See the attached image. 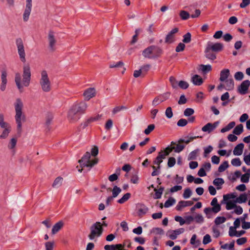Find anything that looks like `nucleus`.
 I'll return each mask as SVG.
<instances>
[{"instance_id": "obj_1", "label": "nucleus", "mask_w": 250, "mask_h": 250, "mask_svg": "<svg viewBox=\"0 0 250 250\" xmlns=\"http://www.w3.org/2000/svg\"><path fill=\"white\" fill-rule=\"evenodd\" d=\"M88 107L87 104L83 101L76 103L73 104L68 111L67 118L72 123H75L80 119L82 114H84Z\"/></svg>"}, {"instance_id": "obj_2", "label": "nucleus", "mask_w": 250, "mask_h": 250, "mask_svg": "<svg viewBox=\"0 0 250 250\" xmlns=\"http://www.w3.org/2000/svg\"><path fill=\"white\" fill-rule=\"evenodd\" d=\"M27 117L24 111V104L20 99H17V135H20L22 125L26 123Z\"/></svg>"}, {"instance_id": "obj_3", "label": "nucleus", "mask_w": 250, "mask_h": 250, "mask_svg": "<svg viewBox=\"0 0 250 250\" xmlns=\"http://www.w3.org/2000/svg\"><path fill=\"white\" fill-rule=\"evenodd\" d=\"M31 82V71L28 64H24L23 66L22 78L21 81H17V87L19 92L22 93L24 91V87H28Z\"/></svg>"}, {"instance_id": "obj_4", "label": "nucleus", "mask_w": 250, "mask_h": 250, "mask_svg": "<svg viewBox=\"0 0 250 250\" xmlns=\"http://www.w3.org/2000/svg\"><path fill=\"white\" fill-rule=\"evenodd\" d=\"M81 169H79L78 171L81 172L83 168L86 167L89 170L93 166L98 163V159L95 157H92L89 152H87L81 160L79 161Z\"/></svg>"}, {"instance_id": "obj_5", "label": "nucleus", "mask_w": 250, "mask_h": 250, "mask_svg": "<svg viewBox=\"0 0 250 250\" xmlns=\"http://www.w3.org/2000/svg\"><path fill=\"white\" fill-rule=\"evenodd\" d=\"M39 83L42 90L45 92H49L51 91L52 85L48 72L45 70L41 71V77L39 79Z\"/></svg>"}, {"instance_id": "obj_6", "label": "nucleus", "mask_w": 250, "mask_h": 250, "mask_svg": "<svg viewBox=\"0 0 250 250\" xmlns=\"http://www.w3.org/2000/svg\"><path fill=\"white\" fill-rule=\"evenodd\" d=\"M162 50L154 45L150 46L142 52V55L145 58L155 59L160 56L162 54Z\"/></svg>"}, {"instance_id": "obj_7", "label": "nucleus", "mask_w": 250, "mask_h": 250, "mask_svg": "<svg viewBox=\"0 0 250 250\" xmlns=\"http://www.w3.org/2000/svg\"><path fill=\"white\" fill-rule=\"evenodd\" d=\"M90 233L89 234V238L90 240H94L96 238L100 237L103 231V228H102L101 223L97 222L93 224L90 227Z\"/></svg>"}, {"instance_id": "obj_8", "label": "nucleus", "mask_w": 250, "mask_h": 250, "mask_svg": "<svg viewBox=\"0 0 250 250\" xmlns=\"http://www.w3.org/2000/svg\"><path fill=\"white\" fill-rule=\"evenodd\" d=\"M17 46L20 59L22 62L25 63L26 62L25 52L23 42L21 38L17 39Z\"/></svg>"}, {"instance_id": "obj_9", "label": "nucleus", "mask_w": 250, "mask_h": 250, "mask_svg": "<svg viewBox=\"0 0 250 250\" xmlns=\"http://www.w3.org/2000/svg\"><path fill=\"white\" fill-rule=\"evenodd\" d=\"M47 40L49 44V49L54 51L57 43L55 33L52 31H49L47 36Z\"/></svg>"}, {"instance_id": "obj_10", "label": "nucleus", "mask_w": 250, "mask_h": 250, "mask_svg": "<svg viewBox=\"0 0 250 250\" xmlns=\"http://www.w3.org/2000/svg\"><path fill=\"white\" fill-rule=\"evenodd\" d=\"M170 93L169 92H166L163 94L160 95L157 97H156L152 102V105L155 106L159 104H160L161 103L164 102L165 101L168 99L170 96Z\"/></svg>"}, {"instance_id": "obj_11", "label": "nucleus", "mask_w": 250, "mask_h": 250, "mask_svg": "<svg viewBox=\"0 0 250 250\" xmlns=\"http://www.w3.org/2000/svg\"><path fill=\"white\" fill-rule=\"evenodd\" d=\"M32 0H26V5L23 14V20L26 22L29 19V16L31 12L32 4Z\"/></svg>"}, {"instance_id": "obj_12", "label": "nucleus", "mask_w": 250, "mask_h": 250, "mask_svg": "<svg viewBox=\"0 0 250 250\" xmlns=\"http://www.w3.org/2000/svg\"><path fill=\"white\" fill-rule=\"evenodd\" d=\"M234 196L232 194L229 195V194H227L224 195L223 196V199L224 201H226V208L227 210H230L232 209H234V208L235 207L236 205V202H235V200L234 201H228L230 198H234Z\"/></svg>"}, {"instance_id": "obj_13", "label": "nucleus", "mask_w": 250, "mask_h": 250, "mask_svg": "<svg viewBox=\"0 0 250 250\" xmlns=\"http://www.w3.org/2000/svg\"><path fill=\"white\" fill-rule=\"evenodd\" d=\"M178 30V28L175 27L168 32L166 37L165 42L168 44L173 43L175 41V34Z\"/></svg>"}, {"instance_id": "obj_14", "label": "nucleus", "mask_w": 250, "mask_h": 250, "mask_svg": "<svg viewBox=\"0 0 250 250\" xmlns=\"http://www.w3.org/2000/svg\"><path fill=\"white\" fill-rule=\"evenodd\" d=\"M250 85V81L249 80L244 81L238 87V92L242 95L246 94Z\"/></svg>"}, {"instance_id": "obj_15", "label": "nucleus", "mask_w": 250, "mask_h": 250, "mask_svg": "<svg viewBox=\"0 0 250 250\" xmlns=\"http://www.w3.org/2000/svg\"><path fill=\"white\" fill-rule=\"evenodd\" d=\"M219 124V122L218 121L215 122L213 124L208 123L202 128V131L210 133L217 127Z\"/></svg>"}, {"instance_id": "obj_16", "label": "nucleus", "mask_w": 250, "mask_h": 250, "mask_svg": "<svg viewBox=\"0 0 250 250\" xmlns=\"http://www.w3.org/2000/svg\"><path fill=\"white\" fill-rule=\"evenodd\" d=\"M96 93V89L94 88H88L84 90L83 96L85 100L88 101L91 98L95 97Z\"/></svg>"}, {"instance_id": "obj_17", "label": "nucleus", "mask_w": 250, "mask_h": 250, "mask_svg": "<svg viewBox=\"0 0 250 250\" xmlns=\"http://www.w3.org/2000/svg\"><path fill=\"white\" fill-rule=\"evenodd\" d=\"M207 47L212 51L219 52L223 49V45L221 43L208 42Z\"/></svg>"}, {"instance_id": "obj_18", "label": "nucleus", "mask_w": 250, "mask_h": 250, "mask_svg": "<svg viewBox=\"0 0 250 250\" xmlns=\"http://www.w3.org/2000/svg\"><path fill=\"white\" fill-rule=\"evenodd\" d=\"M136 209L139 216L145 215L148 210V208L143 204H138L136 206Z\"/></svg>"}, {"instance_id": "obj_19", "label": "nucleus", "mask_w": 250, "mask_h": 250, "mask_svg": "<svg viewBox=\"0 0 250 250\" xmlns=\"http://www.w3.org/2000/svg\"><path fill=\"white\" fill-rule=\"evenodd\" d=\"M193 204V202L191 201H181L178 202L176 207L177 210H181L183 208L191 206Z\"/></svg>"}, {"instance_id": "obj_20", "label": "nucleus", "mask_w": 250, "mask_h": 250, "mask_svg": "<svg viewBox=\"0 0 250 250\" xmlns=\"http://www.w3.org/2000/svg\"><path fill=\"white\" fill-rule=\"evenodd\" d=\"M64 223L62 221H60L54 224L51 229V233L55 235L63 227Z\"/></svg>"}, {"instance_id": "obj_21", "label": "nucleus", "mask_w": 250, "mask_h": 250, "mask_svg": "<svg viewBox=\"0 0 250 250\" xmlns=\"http://www.w3.org/2000/svg\"><path fill=\"white\" fill-rule=\"evenodd\" d=\"M212 206L211 209L215 213H217L221 210V206L218 203V200L216 198H214L210 203Z\"/></svg>"}, {"instance_id": "obj_22", "label": "nucleus", "mask_w": 250, "mask_h": 250, "mask_svg": "<svg viewBox=\"0 0 250 250\" xmlns=\"http://www.w3.org/2000/svg\"><path fill=\"white\" fill-rule=\"evenodd\" d=\"M181 143H178V144H176V143L172 142L171 143V146L172 145H176V146H172V149L170 150V151H172L173 150L176 153H179L181 152L185 148V146L181 144Z\"/></svg>"}, {"instance_id": "obj_23", "label": "nucleus", "mask_w": 250, "mask_h": 250, "mask_svg": "<svg viewBox=\"0 0 250 250\" xmlns=\"http://www.w3.org/2000/svg\"><path fill=\"white\" fill-rule=\"evenodd\" d=\"M198 138H202L201 136H187L185 137L184 138H181L178 140V143H185L186 144H188L190 142L193 141L194 139Z\"/></svg>"}, {"instance_id": "obj_24", "label": "nucleus", "mask_w": 250, "mask_h": 250, "mask_svg": "<svg viewBox=\"0 0 250 250\" xmlns=\"http://www.w3.org/2000/svg\"><path fill=\"white\" fill-rule=\"evenodd\" d=\"M244 147V145L242 143H240L237 145L233 149V154L236 156L241 155L243 153Z\"/></svg>"}, {"instance_id": "obj_25", "label": "nucleus", "mask_w": 250, "mask_h": 250, "mask_svg": "<svg viewBox=\"0 0 250 250\" xmlns=\"http://www.w3.org/2000/svg\"><path fill=\"white\" fill-rule=\"evenodd\" d=\"M15 146H16V139L13 138L11 139L9 143L8 144L7 147L8 150L13 154H15Z\"/></svg>"}, {"instance_id": "obj_26", "label": "nucleus", "mask_w": 250, "mask_h": 250, "mask_svg": "<svg viewBox=\"0 0 250 250\" xmlns=\"http://www.w3.org/2000/svg\"><path fill=\"white\" fill-rule=\"evenodd\" d=\"M230 74L229 70L228 69H223L220 72V77L219 80L221 82H224L225 80L228 79Z\"/></svg>"}, {"instance_id": "obj_27", "label": "nucleus", "mask_w": 250, "mask_h": 250, "mask_svg": "<svg viewBox=\"0 0 250 250\" xmlns=\"http://www.w3.org/2000/svg\"><path fill=\"white\" fill-rule=\"evenodd\" d=\"M191 82L195 85H200L202 84L203 81L200 76L194 75L191 78Z\"/></svg>"}, {"instance_id": "obj_28", "label": "nucleus", "mask_w": 250, "mask_h": 250, "mask_svg": "<svg viewBox=\"0 0 250 250\" xmlns=\"http://www.w3.org/2000/svg\"><path fill=\"white\" fill-rule=\"evenodd\" d=\"M224 180L221 178H215L213 181V185L216 187L217 189H221L222 186L224 184Z\"/></svg>"}, {"instance_id": "obj_29", "label": "nucleus", "mask_w": 250, "mask_h": 250, "mask_svg": "<svg viewBox=\"0 0 250 250\" xmlns=\"http://www.w3.org/2000/svg\"><path fill=\"white\" fill-rule=\"evenodd\" d=\"M225 82V89L227 90H231L234 88V82L232 79H228L224 81Z\"/></svg>"}, {"instance_id": "obj_30", "label": "nucleus", "mask_w": 250, "mask_h": 250, "mask_svg": "<svg viewBox=\"0 0 250 250\" xmlns=\"http://www.w3.org/2000/svg\"><path fill=\"white\" fill-rule=\"evenodd\" d=\"M198 70L204 74H206L211 70V66L210 64H201L199 66Z\"/></svg>"}, {"instance_id": "obj_31", "label": "nucleus", "mask_w": 250, "mask_h": 250, "mask_svg": "<svg viewBox=\"0 0 250 250\" xmlns=\"http://www.w3.org/2000/svg\"><path fill=\"white\" fill-rule=\"evenodd\" d=\"M205 56L207 58L211 60H214L216 59V55L212 52V51L206 47L205 50Z\"/></svg>"}, {"instance_id": "obj_32", "label": "nucleus", "mask_w": 250, "mask_h": 250, "mask_svg": "<svg viewBox=\"0 0 250 250\" xmlns=\"http://www.w3.org/2000/svg\"><path fill=\"white\" fill-rule=\"evenodd\" d=\"M247 195L244 193L241 194L239 197H237L235 199V202L239 204L245 203L247 200Z\"/></svg>"}, {"instance_id": "obj_33", "label": "nucleus", "mask_w": 250, "mask_h": 250, "mask_svg": "<svg viewBox=\"0 0 250 250\" xmlns=\"http://www.w3.org/2000/svg\"><path fill=\"white\" fill-rule=\"evenodd\" d=\"M243 125L242 124L237 125L233 129V133L234 134L239 135L243 131Z\"/></svg>"}, {"instance_id": "obj_34", "label": "nucleus", "mask_w": 250, "mask_h": 250, "mask_svg": "<svg viewBox=\"0 0 250 250\" xmlns=\"http://www.w3.org/2000/svg\"><path fill=\"white\" fill-rule=\"evenodd\" d=\"M235 125V123L234 122H231L227 126L221 129V132L225 133L227 131H228L233 128Z\"/></svg>"}, {"instance_id": "obj_35", "label": "nucleus", "mask_w": 250, "mask_h": 250, "mask_svg": "<svg viewBox=\"0 0 250 250\" xmlns=\"http://www.w3.org/2000/svg\"><path fill=\"white\" fill-rule=\"evenodd\" d=\"M122 189L120 188L115 186L112 189V195L111 196L113 198H116L121 192Z\"/></svg>"}, {"instance_id": "obj_36", "label": "nucleus", "mask_w": 250, "mask_h": 250, "mask_svg": "<svg viewBox=\"0 0 250 250\" xmlns=\"http://www.w3.org/2000/svg\"><path fill=\"white\" fill-rule=\"evenodd\" d=\"M11 127L7 123L4 121V116L2 114H0V127L1 128Z\"/></svg>"}, {"instance_id": "obj_37", "label": "nucleus", "mask_w": 250, "mask_h": 250, "mask_svg": "<svg viewBox=\"0 0 250 250\" xmlns=\"http://www.w3.org/2000/svg\"><path fill=\"white\" fill-rule=\"evenodd\" d=\"M62 178L60 177H58L54 180L52 187L54 188H58L60 187L62 183Z\"/></svg>"}, {"instance_id": "obj_38", "label": "nucleus", "mask_w": 250, "mask_h": 250, "mask_svg": "<svg viewBox=\"0 0 250 250\" xmlns=\"http://www.w3.org/2000/svg\"><path fill=\"white\" fill-rule=\"evenodd\" d=\"M102 115H97L95 116L91 117L90 118H89L86 123H85V126H87L88 124L91 123L93 122L97 121L100 120L101 119Z\"/></svg>"}, {"instance_id": "obj_39", "label": "nucleus", "mask_w": 250, "mask_h": 250, "mask_svg": "<svg viewBox=\"0 0 250 250\" xmlns=\"http://www.w3.org/2000/svg\"><path fill=\"white\" fill-rule=\"evenodd\" d=\"M199 149H196L191 151L188 155V160H195L196 159L197 156L199 153Z\"/></svg>"}, {"instance_id": "obj_40", "label": "nucleus", "mask_w": 250, "mask_h": 250, "mask_svg": "<svg viewBox=\"0 0 250 250\" xmlns=\"http://www.w3.org/2000/svg\"><path fill=\"white\" fill-rule=\"evenodd\" d=\"M3 130L0 135V139H5L7 138L11 131V127L3 128Z\"/></svg>"}, {"instance_id": "obj_41", "label": "nucleus", "mask_w": 250, "mask_h": 250, "mask_svg": "<svg viewBox=\"0 0 250 250\" xmlns=\"http://www.w3.org/2000/svg\"><path fill=\"white\" fill-rule=\"evenodd\" d=\"M164 188H160L159 189L154 188V191L155 192L154 198L160 199L161 198L162 194L164 191Z\"/></svg>"}, {"instance_id": "obj_42", "label": "nucleus", "mask_w": 250, "mask_h": 250, "mask_svg": "<svg viewBox=\"0 0 250 250\" xmlns=\"http://www.w3.org/2000/svg\"><path fill=\"white\" fill-rule=\"evenodd\" d=\"M227 219L224 216H218L214 220V223L216 225L222 224L226 222Z\"/></svg>"}, {"instance_id": "obj_43", "label": "nucleus", "mask_w": 250, "mask_h": 250, "mask_svg": "<svg viewBox=\"0 0 250 250\" xmlns=\"http://www.w3.org/2000/svg\"><path fill=\"white\" fill-rule=\"evenodd\" d=\"M151 232L153 233L156 236L155 237H157L158 235H159V237L164 234V231L162 229L156 228H154L152 230Z\"/></svg>"}, {"instance_id": "obj_44", "label": "nucleus", "mask_w": 250, "mask_h": 250, "mask_svg": "<svg viewBox=\"0 0 250 250\" xmlns=\"http://www.w3.org/2000/svg\"><path fill=\"white\" fill-rule=\"evenodd\" d=\"M130 193H126L121 199L118 200L117 202L119 204H123L127 201L130 198Z\"/></svg>"}, {"instance_id": "obj_45", "label": "nucleus", "mask_w": 250, "mask_h": 250, "mask_svg": "<svg viewBox=\"0 0 250 250\" xmlns=\"http://www.w3.org/2000/svg\"><path fill=\"white\" fill-rule=\"evenodd\" d=\"M179 16L183 20H187L190 17L189 14L185 10H181L180 12Z\"/></svg>"}, {"instance_id": "obj_46", "label": "nucleus", "mask_w": 250, "mask_h": 250, "mask_svg": "<svg viewBox=\"0 0 250 250\" xmlns=\"http://www.w3.org/2000/svg\"><path fill=\"white\" fill-rule=\"evenodd\" d=\"M54 241H48L45 243V250H53L54 247Z\"/></svg>"}, {"instance_id": "obj_47", "label": "nucleus", "mask_w": 250, "mask_h": 250, "mask_svg": "<svg viewBox=\"0 0 250 250\" xmlns=\"http://www.w3.org/2000/svg\"><path fill=\"white\" fill-rule=\"evenodd\" d=\"M169 82L170 83L171 86L173 88H177L178 87L179 82H178V81L176 80V79L174 77H172V76L170 77Z\"/></svg>"}, {"instance_id": "obj_48", "label": "nucleus", "mask_w": 250, "mask_h": 250, "mask_svg": "<svg viewBox=\"0 0 250 250\" xmlns=\"http://www.w3.org/2000/svg\"><path fill=\"white\" fill-rule=\"evenodd\" d=\"M229 167L228 162L227 161L224 162L220 165L218 167V171L220 172L224 171Z\"/></svg>"}, {"instance_id": "obj_49", "label": "nucleus", "mask_w": 250, "mask_h": 250, "mask_svg": "<svg viewBox=\"0 0 250 250\" xmlns=\"http://www.w3.org/2000/svg\"><path fill=\"white\" fill-rule=\"evenodd\" d=\"M175 203V200L173 198H169L165 203L164 206L165 208H169L172 206Z\"/></svg>"}, {"instance_id": "obj_50", "label": "nucleus", "mask_w": 250, "mask_h": 250, "mask_svg": "<svg viewBox=\"0 0 250 250\" xmlns=\"http://www.w3.org/2000/svg\"><path fill=\"white\" fill-rule=\"evenodd\" d=\"M192 194V191L189 188H187L185 189L183 196L184 199L189 198Z\"/></svg>"}, {"instance_id": "obj_51", "label": "nucleus", "mask_w": 250, "mask_h": 250, "mask_svg": "<svg viewBox=\"0 0 250 250\" xmlns=\"http://www.w3.org/2000/svg\"><path fill=\"white\" fill-rule=\"evenodd\" d=\"M1 82L0 89L1 91H4L6 89V86L7 83V78H1Z\"/></svg>"}, {"instance_id": "obj_52", "label": "nucleus", "mask_w": 250, "mask_h": 250, "mask_svg": "<svg viewBox=\"0 0 250 250\" xmlns=\"http://www.w3.org/2000/svg\"><path fill=\"white\" fill-rule=\"evenodd\" d=\"M231 164L234 167H239L241 165L242 162L239 158L232 159L231 161Z\"/></svg>"}, {"instance_id": "obj_53", "label": "nucleus", "mask_w": 250, "mask_h": 250, "mask_svg": "<svg viewBox=\"0 0 250 250\" xmlns=\"http://www.w3.org/2000/svg\"><path fill=\"white\" fill-rule=\"evenodd\" d=\"M130 182L134 184H138L139 182V177L137 174H132L131 176Z\"/></svg>"}, {"instance_id": "obj_54", "label": "nucleus", "mask_w": 250, "mask_h": 250, "mask_svg": "<svg viewBox=\"0 0 250 250\" xmlns=\"http://www.w3.org/2000/svg\"><path fill=\"white\" fill-rule=\"evenodd\" d=\"M120 247V245H106L104 246V249L105 250H115V249H118Z\"/></svg>"}, {"instance_id": "obj_55", "label": "nucleus", "mask_w": 250, "mask_h": 250, "mask_svg": "<svg viewBox=\"0 0 250 250\" xmlns=\"http://www.w3.org/2000/svg\"><path fill=\"white\" fill-rule=\"evenodd\" d=\"M155 128L154 124H150L148 125L147 127L144 130V133L146 135H148Z\"/></svg>"}, {"instance_id": "obj_56", "label": "nucleus", "mask_w": 250, "mask_h": 250, "mask_svg": "<svg viewBox=\"0 0 250 250\" xmlns=\"http://www.w3.org/2000/svg\"><path fill=\"white\" fill-rule=\"evenodd\" d=\"M178 86L183 89H186L188 88V83L184 81H180L178 83Z\"/></svg>"}, {"instance_id": "obj_57", "label": "nucleus", "mask_w": 250, "mask_h": 250, "mask_svg": "<svg viewBox=\"0 0 250 250\" xmlns=\"http://www.w3.org/2000/svg\"><path fill=\"white\" fill-rule=\"evenodd\" d=\"M234 246V242H232L229 244H225L221 246V248L223 249H229V250H233Z\"/></svg>"}, {"instance_id": "obj_58", "label": "nucleus", "mask_w": 250, "mask_h": 250, "mask_svg": "<svg viewBox=\"0 0 250 250\" xmlns=\"http://www.w3.org/2000/svg\"><path fill=\"white\" fill-rule=\"evenodd\" d=\"M165 115L166 117L168 119H170L173 117V112L171 107H168L166 109L165 111Z\"/></svg>"}, {"instance_id": "obj_59", "label": "nucleus", "mask_w": 250, "mask_h": 250, "mask_svg": "<svg viewBox=\"0 0 250 250\" xmlns=\"http://www.w3.org/2000/svg\"><path fill=\"white\" fill-rule=\"evenodd\" d=\"M234 227H230L229 229V235L231 237L237 236V234L238 233V231L236 230Z\"/></svg>"}, {"instance_id": "obj_60", "label": "nucleus", "mask_w": 250, "mask_h": 250, "mask_svg": "<svg viewBox=\"0 0 250 250\" xmlns=\"http://www.w3.org/2000/svg\"><path fill=\"white\" fill-rule=\"evenodd\" d=\"M167 235L171 239L175 240L177 238V236L175 233L174 230H169L167 233Z\"/></svg>"}, {"instance_id": "obj_61", "label": "nucleus", "mask_w": 250, "mask_h": 250, "mask_svg": "<svg viewBox=\"0 0 250 250\" xmlns=\"http://www.w3.org/2000/svg\"><path fill=\"white\" fill-rule=\"evenodd\" d=\"M234 77L236 80L241 81L244 78V74L243 72L239 71L235 73Z\"/></svg>"}, {"instance_id": "obj_62", "label": "nucleus", "mask_w": 250, "mask_h": 250, "mask_svg": "<svg viewBox=\"0 0 250 250\" xmlns=\"http://www.w3.org/2000/svg\"><path fill=\"white\" fill-rule=\"evenodd\" d=\"M250 177L247 173L243 174L241 176V181L242 183H248L249 182Z\"/></svg>"}, {"instance_id": "obj_63", "label": "nucleus", "mask_w": 250, "mask_h": 250, "mask_svg": "<svg viewBox=\"0 0 250 250\" xmlns=\"http://www.w3.org/2000/svg\"><path fill=\"white\" fill-rule=\"evenodd\" d=\"M194 112V110L191 108H186L184 112V114L185 116H190L192 115Z\"/></svg>"}, {"instance_id": "obj_64", "label": "nucleus", "mask_w": 250, "mask_h": 250, "mask_svg": "<svg viewBox=\"0 0 250 250\" xmlns=\"http://www.w3.org/2000/svg\"><path fill=\"white\" fill-rule=\"evenodd\" d=\"M191 41V34L187 33L183 36V42L184 43H189Z\"/></svg>"}]
</instances>
